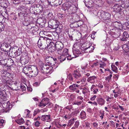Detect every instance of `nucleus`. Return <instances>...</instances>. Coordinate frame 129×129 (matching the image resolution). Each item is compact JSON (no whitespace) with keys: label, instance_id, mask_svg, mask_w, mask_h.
Wrapping results in <instances>:
<instances>
[{"label":"nucleus","instance_id":"f257e3e1","mask_svg":"<svg viewBox=\"0 0 129 129\" xmlns=\"http://www.w3.org/2000/svg\"><path fill=\"white\" fill-rule=\"evenodd\" d=\"M49 40L48 38L45 37H42L40 38L38 41V46L43 49H48L50 46L47 44V41Z\"/></svg>","mask_w":129,"mask_h":129},{"label":"nucleus","instance_id":"f03ea898","mask_svg":"<svg viewBox=\"0 0 129 129\" xmlns=\"http://www.w3.org/2000/svg\"><path fill=\"white\" fill-rule=\"evenodd\" d=\"M97 16L99 18L103 20H109L110 18V14L102 10L98 13Z\"/></svg>","mask_w":129,"mask_h":129},{"label":"nucleus","instance_id":"7ed1b4c3","mask_svg":"<svg viewBox=\"0 0 129 129\" xmlns=\"http://www.w3.org/2000/svg\"><path fill=\"white\" fill-rule=\"evenodd\" d=\"M40 68L42 73L45 74H47L50 72L52 67L48 65L43 64L40 66Z\"/></svg>","mask_w":129,"mask_h":129},{"label":"nucleus","instance_id":"20e7f679","mask_svg":"<svg viewBox=\"0 0 129 129\" xmlns=\"http://www.w3.org/2000/svg\"><path fill=\"white\" fill-rule=\"evenodd\" d=\"M1 104L6 112H8L12 107V105L9 102H5Z\"/></svg>","mask_w":129,"mask_h":129},{"label":"nucleus","instance_id":"39448f33","mask_svg":"<svg viewBox=\"0 0 129 129\" xmlns=\"http://www.w3.org/2000/svg\"><path fill=\"white\" fill-rule=\"evenodd\" d=\"M55 49L58 50V51L62 52V49L64 47V44L62 43L59 42H56L54 45Z\"/></svg>","mask_w":129,"mask_h":129},{"label":"nucleus","instance_id":"423d86ee","mask_svg":"<svg viewBox=\"0 0 129 129\" xmlns=\"http://www.w3.org/2000/svg\"><path fill=\"white\" fill-rule=\"evenodd\" d=\"M52 23L50 25L51 28L52 29H55L57 28L59 24V22L56 19L51 20V21Z\"/></svg>","mask_w":129,"mask_h":129},{"label":"nucleus","instance_id":"0eeeda50","mask_svg":"<svg viewBox=\"0 0 129 129\" xmlns=\"http://www.w3.org/2000/svg\"><path fill=\"white\" fill-rule=\"evenodd\" d=\"M64 49H62V52H58V54L61 55H60L58 59V61H60V62H62L64 60Z\"/></svg>","mask_w":129,"mask_h":129},{"label":"nucleus","instance_id":"6e6552de","mask_svg":"<svg viewBox=\"0 0 129 129\" xmlns=\"http://www.w3.org/2000/svg\"><path fill=\"white\" fill-rule=\"evenodd\" d=\"M49 100L48 98H44L41 101L39 106L40 107L45 106L49 103Z\"/></svg>","mask_w":129,"mask_h":129},{"label":"nucleus","instance_id":"1a4fd4ad","mask_svg":"<svg viewBox=\"0 0 129 129\" xmlns=\"http://www.w3.org/2000/svg\"><path fill=\"white\" fill-rule=\"evenodd\" d=\"M32 69L33 71L31 72L30 74V76L32 77H35L37 76L38 73V70L37 69V67H33Z\"/></svg>","mask_w":129,"mask_h":129},{"label":"nucleus","instance_id":"9d476101","mask_svg":"<svg viewBox=\"0 0 129 129\" xmlns=\"http://www.w3.org/2000/svg\"><path fill=\"white\" fill-rule=\"evenodd\" d=\"M96 77L92 76L89 77L87 79V81L91 83H94L96 81Z\"/></svg>","mask_w":129,"mask_h":129},{"label":"nucleus","instance_id":"9b49d317","mask_svg":"<svg viewBox=\"0 0 129 129\" xmlns=\"http://www.w3.org/2000/svg\"><path fill=\"white\" fill-rule=\"evenodd\" d=\"M120 7L117 4H114L113 7V11L116 12H119L121 10Z\"/></svg>","mask_w":129,"mask_h":129},{"label":"nucleus","instance_id":"f8f14e48","mask_svg":"<svg viewBox=\"0 0 129 129\" xmlns=\"http://www.w3.org/2000/svg\"><path fill=\"white\" fill-rule=\"evenodd\" d=\"M73 75L75 78L77 79H80L82 77L80 73V72L77 70L74 71Z\"/></svg>","mask_w":129,"mask_h":129},{"label":"nucleus","instance_id":"ddd939ff","mask_svg":"<svg viewBox=\"0 0 129 129\" xmlns=\"http://www.w3.org/2000/svg\"><path fill=\"white\" fill-rule=\"evenodd\" d=\"M113 26L117 29H121L122 27V25L120 21H116L114 22L113 24Z\"/></svg>","mask_w":129,"mask_h":129},{"label":"nucleus","instance_id":"4468645a","mask_svg":"<svg viewBox=\"0 0 129 129\" xmlns=\"http://www.w3.org/2000/svg\"><path fill=\"white\" fill-rule=\"evenodd\" d=\"M42 120L46 121V122H49L50 121V115H43L41 118Z\"/></svg>","mask_w":129,"mask_h":129},{"label":"nucleus","instance_id":"2eb2a0df","mask_svg":"<svg viewBox=\"0 0 129 129\" xmlns=\"http://www.w3.org/2000/svg\"><path fill=\"white\" fill-rule=\"evenodd\" d=\"M76 18H75V21L77 22V23L78 26L77 27H80L83 24V22L82 21H79V16L78 15H76L75 16Z\"/></svg>","mask_w":129,"mask_h":129},{"label":"nucleus","instance_id":"dca6fc26","mask_svg":"<svg viewBox=\"0 0 129 129\" xmlns=\"http://www.w3.org/2000/svg\"><path fill=\"white\" fill-rule=\"evenodd\" d=\"M117 30L114 32V34L115 35V38H117L120 36H121V34L123 33V31L121 30V29H117Z\"/></svg>","mask_w":129,"mask_h":129},{"label":"nucleus","instance_id":"f3484780","mask_svg":"<svg viewBox=\"0 0 129 129\" xmlns=\"http://www.w3.org/2000/svg\"><path fill=\"white\" fill-rule=\"evenodd\" d=\"M68 49L65 48V55H67V56L65 57V60L67 58L68 60H71L72 59L73 57H71V55H70L68 52Z\"/></svg>","mask_w":129,"mask_h":129},{"label":"nucleus","instance_id":"a211bd4d","mask_svg":"<svg viewBox=\"0 0 129 129\" xmlns=\"http://www.w3.org/2000/svg\"><path fill=\"white\" fill-rule=\"evenodd\" d=\"M36 11L38 14H40L42 12L43 10V8L42 6L39 5L36 7Z\"/></svg>","mask_w":129,"mask_h":129},{"label":"nucleus","instance_id":"6ab92c4d","mask_svg":"<svg viewBox=\"0 0 129 129\" xmlns=\"http://www.w3.org/2000/svg\"><path fill=\"white\" fill-rule=\"evenodd\" d=\"M71 2L70 1L65 0V11L68 10L71 6Z\"/></svg>","mask_w":129,"mask_h":129},{"label":"nucleus","instance_id":"aec40b11","mask_svg":"<svg viewBox=\"0 0 129 129\" xmlns=\"http://www.w3.org/2000/svg\"><path fill=\"white\" fill-rule=\"evenodd\" d=\"M79 117V118L82 119H85L86 118L85 112L83 110H82L80 114Z\"/></svg>","mask_w":129,"mask_h":129},{"label":"nucleus","instance_id":"412c9836","mask_svg":"<svg viewBox=\"0 0 129 129\" xmlns=\"http://www.w3.org/2000/svg\"><path fill=\"white\" fill-rule=\"evenodd\" d=\"M97 102L98 104L101 106L104 105L105 102V101L104 99L102 98H98Z\"/></svg>","mask_w":129,"mask_h":129},{"label":"nucleus","instance_id":"4be33fe9","mask_svg":"<svg viewBox=\"0 0 129 129\" xmlns=\"http://www.w3.org/2000/svg\"><path fill=\"white\" fill-rule=\"evenodd\" d=\"M53 60V58L52 57L47 56L45 58V61L46 63L51 64Z\"/></svg>","mask_w":129,"mask_h":129},{"label":"nucleus","instance_id":"5701e85b","mask_svg":"<svg viewBox=\"0 0 129 129\" xmlns=\"http://www.w3.org/2000/svg\"><path fill=\"white\" fill-rule=\"evenodd\" d=\"M93 2L92 1H91L89 2H88L87 3L86 2L85 3H84L85 4V6L87 7L89 9H90L91 7H92L93 6Z\"/></svg>","mask_w":129,"mask_h":129},{"label":"nucleus","instance_id":"b1692460","mask_svg":"<svg viewBox=\"0 0 129 129\" xmlns=\"http://www.w3.org/2000/svg\"><path fill=\"white\" fill-rule=\"evenodd\" d=\"M27 14V13H25L22 11L18 13V16L21 19H23V18L24 19L25 17L26 16Z\"/></svg>","mask_w":129,"mask_h":129},{"label":"nucleus","instance_id":"393cba45","mask_svg":"<svg viewBox=\"0 0 129 129\" xmlns=\"http://www.w3.org/2000/svg\"><path fill=\"white\" fill-rule=\"evenodd\" d=\"M20 60L21 63H24L25 64L27 63L29 61L28 58L26 56L25 58L23 57H21Z\"/></svg>","mask_w":129,"mask_h":129},{"label":"nucleus","instance_id":"a878e982","mask_svg":"<svg viewBox=\"0 0 129 129\" xmlns=\"http://www.w3.org/2000/svg\"><path fill=\"white\" fill-rule=\"evenodd\" d=\"M7 60L4 59H0V65H2V67H5L6 64H7Z\"/></svg>","mask_w":129,"mask_h":129},{"label":"nucleus","instance_id":"bb28decb","mask_svg":"<svg viewBox=\"0 0 129 129\" xmlns=\"http://www.w3.org/2000/svg\"><path fill=\"white\" fill-rule=\"evenodd\" d=\"M11 53L13 57H15L17 56H19L20 55L19 53L17 51H15L14 50L12 51Z\"/></svg>","mask_w":129,"mask_h":129},{"label":"nucleus","instance_id":"cd10ccee","mask_svg":"<svg viewBox=\"0 0 129 129\" xmlns=\"http://www.w3.org/2000/svg\"><path fill=\"white\" fill-rule=\"evenodd\" d=\"M120 6L123 9L127 8L129 6V3H127L121 2Z\"/></svg>","mask_w":129,"mask_h":129},{"label":"nucleus","instance_id":"c85d7f7f","mask_svg":"<svg viewBox=\"0 0 129 129\" xmlns=\"http://www.w3.org/2000/svg\"><path fill=\"white\" fill-rule=\"evenodd\" d=\"M7 63L8 64V66L9 67H10L13 65L14 64V61L11 58L8 59V61H7Z\"/></svg>","mask_w":129,"mask_h":129},{"label":"nucleus","instance_id":"c756f323","mask_svg":"<svg viewBox=\"0 0 129 129\" xmlns=\"http://www.w3.org/2000/svg\"><path fill=\"white\" fill-rule=\"evenodd\" d=\"M67 95H66L67 98L69 100H71L73 98V95L72 94L69 93H67Z\"/></svg>","mask_w":129,"mask_h":129},{"label":"nucleus","instance_id":"7c9ffc66","mask_svg":"<svg viewBox=\"0 0 129 129\" xmlns=\"http://www.w3.org/2000/svg\"><path fill=\"white\" fill-rule=\"evenodd\" d=\"M16 121L17 123L20 125L22 124L24 122V119L22 118H21L20 119L17 120H16Z\"/></svg>","mask_w":129,"mask_h":129},{"label":"nucleus","instance_id":"2f4dec72","mask_svg":"<svg viewBox=\"0 0 129 129\" xmlns=\"http://www.w3.org/2000/svg\"><path fill=\"white\" fill-rule=\"evenodd\" d=\"M2 47H5L6 48H9V49L11 47L10 45L9 44H7L6 43H3L2 44H1Z\"/></svg>","mask_w":129,"mask_h":129},{"label":"nucleus","instance_id":"473e14b6","mask_svg":"<svg viewBox=\"0 0 129 129\" xmlns=\"http://www.w3.org/2000/svg\"><path fill=\"white\" fill-rule=\"evenodd\" d=\"M49 46H50L48 48H47V49H46V50H47L48 49V51H49L51 52H53L55 50V47H51V46L50 47V45H49Z\"/></svg>","mask_w":129,"mask_h":129},{"label":"nucleus","instance_id":"72a5a7b5","mask_svg":"<svg viewBox=\"0 0 129 129\" xmlns=\"http://www.w3.org/2000/svg\"><path fill=\"white\" fill-rule=\"evenodd\" d=\"M75 119L74 118H73V119H71L69 121L68 124L67 125V126H71L72 124H73L75 122L74 120Z\"/></svg>","mask_w":129,"mask_h":129},{"label":"nucleus","instance_id":"f704fd0d","mask_svg":"<svg viewBox=\"0 0 129 129\" xmlns=\"http://www.w3.org/2000/svg\"><path fill=\"white\" fill-rule=\"evenodd\" d=\"M53 3L54 5L55 6H58L60 5L61 4V2L59 1V0H55L53 2H52Z\"/></svg>","mask_w":129,"mask_h":129},{"label":"nucleus","instance_id":"c9c22d12","mask_svg":"<svg viewBox=\"0 0 129 129\" xmlns=\"http://www.w3.org/2000/svg\"><path fill=\"white\" fill-rule=\"evenodd\" d=\"M69 89L73 91L75 90L76 89V88L75 87V84H74L72 85L69 86Z\"/></svg>","mask_w":129,"mask_h":129},{"label":"nucleus","instance_id":"e433bc0d","mask_svg":"<svg viewBox=\"0 0 129 129\" xmlns=\"http://www.w3.org/2000/svg\"><path fill=\"white\" fill-rule=\"evenodd\" d=\"M94 48L93 46H90L87 47H86L85 48V50L86 51L87 49H90L91 50H89V52H92V51L94 49Z\"/></svg>","mask_w":129,"mask_h":129},{"label":"nucleus","instance_id":"4c0bfd02","mask_svg":"<svg viewBox=\"0 0 129 129\" xmlns=\"http://www.w3.org/2000/svg\"><path fill=\"white\" fill-rule=\"evenodd\" d=\"M111 69L112 70L116 73L117 72V68L114 64H112L111 65Z\"/></svg>","mask_w":129,"mask_h":129},{"label":"nucleus","instance_id":"58836bf2","mask_svg":"<svg viewBox=\"0 0 129 129\" xmlns=\"http://www.w3.org/2000/svg\"><path fill=\"white\" fill-rule=\"evenodd\" d=\"M36 66H30V65L29 67H28V70L27 71H29V74H30L31 72L33 71V67H36Z\"/></svg>","mask_w":129,"mask_h":129},{"label":"nucleus","instance_id":"ea45409f","mask_svg":"<svg viewBox=\"0 0 129 129\" xmlns=\"http://www.w3.org/2000/svg\"><path fill=\"white\" fill-rule=\"evenodd\" d=\"M101 61V63H100V67L101 68H103L104 67L106 66V64H107V63H106V62H104V61Z\"/></svg>","mask_w":129,"mask_h":129},{"label":"nucleus","instance_id":"a19ab883","mask_svg":"<svg viewBox=\"0 0 129 129\" xmlns=\"http://www.w3.org/2000/svg\"><path fill=\"white\" fill-rule=\"evenodd\" d=\"M123 36L126 38H128L129 37V35L126 31H124L123 34Z\"/></svg>","mask_w":129,"mask_h":129},{"label":"nucleus","instance_id":"79ce46f5","mask_svg":"<svg viewBox=\"0 0 129 129\" xmlns=\"http://www.w3.org/2000/svg\"><path fill=\"white\" fill-rule=\"evenodd\" d=\"M83 102V101H77V102H75L73 103V104L74 105H76L78 106L80 105Z\"/></svg>","mask_w":129,"mask_h":129},{"label":"nucleus","instance_id":"37998d69","mask_svg":"<svg viewBox=\"0 0 129 129\" xmlns=\"http://www.w3.org/2000/svg\"><path fill=\"white\" fill-rule=\"evenodd\" d=\"M5 121L3 119H0V126H3L5 125Z\"/></svg>","mask_w":129,"mask_h":129},{"label":"nucleus","instance_id":"c03bdc74","mask_svg":"<svg viewBox=\"0 0 129 129\" xmlns=\"http://www.w3.org/2000/svg\"><path fill=\"white\" fill-rule=\"evenodd\" d=\"M72 108V107L71 105L67 106L66 107V108H65V112L66 111H67V109L69 111H70Z\"/></svg>","mask_w":129,"mask_h":129},{"label":"nucleus","instance_id":"a18cd8bd","mask_svg":"<svg viewBox=\"0 0 129 129\" xmlns=\"http://www.w3.org/2000/svg\"><path fill=\"white\" fill-rule=\"evenodd\" d=\"M40 111L39 109H36L34 111L33 116H35L37 114L40 112Z\"/></svg>","mask_w":129,"mask_h":129},{"label":"nucleus","instance_id":"49530a36","mask_svg":"<svg viewBox=\"0 0 129 129\" xmlns=\"http://www.w3.org/2000/svg\"><path fill=\"white\" fill-rule=\"evenodd\" d=\"M35 7H31L30 8V12L32 13H35V12H34V10H35Z\"/></svg>","mask_w":129,"mask_h":129},{"label":"nucleus","instance_id":"de8ad7c7","mask_svg":"<svg viewBox=\"0 0 129 129\" xmlns=\"http://www.w3.org/2000/svg\"><path fill=\"white\" fill-rule=\"evenodd\" d=\"M115 89H116V92L118 94H120V93L121 92V90L120 89H119L118 86L116 87L115 88Z\"/></svg>","mask_w":129,"mask_h":129},{"label":"nucleus","instance_id":"09e8293b","mask_svg":"<svg viewBox=\"0 0 129 129\" xmlns=\"http://www.w3.org/2000/svg\"><path fill=\"white\" fill-rule=\"evenodd\" d=\"M6 76H7L9 78H11L12 77L13 75L10 73H7L6 74Z\"/></svg>","mask_w":129,"mask_h":129},{"label":"nucleus","instance_id":"8fccbe9b","mask_svg":"<svg viewBox=\"0 0 129 129\" xmlns=\"http://www.w3.org/2000/svg\"><path fill=\"white\" fill-rule=\"evenodd\" d=\"M0 30H3L4 28V26L3 24L1 23H0Z\"/></svg>","mask_w":129,"mask_h":129},{"label":"nucleus","instance_id":"3c124183","mask_svg":"<svg viewBox=\"0 0 129 129\" xmlns=\"http://www.w3.org/2000/svg\"><path fill=\"white\" fill-rule=\"evenodd\" d=\"M83 97L81 96H79L77 97V101H83Z\"/></svg>","mask_w":129,"mask_h":129},{"label":"nucleus","instance_id":"603ef678","mask_svg":"<svg viewBox=\"0 0 129 129\" xmlns=\"http://www.w3.org/2000/svg\"><path fill=\"white\" fill-rule=\"evenodd\" d=\"M1 49L2 50L4 51V52H5V53L6 54H8V51H9L10 50V48L9 49L7 50L6 49H5V50H4V49L3 48H3H2Z\"/></svg>","mask_w":129,"mask_h":129},{"label":"nucleus","instance_id":"864d4df0","mask_svg":"<svg viewBox=\"0 0 129 129\" xmlns=\"http://www.w3.org/2000/svg\"><path fill=\"white\" fill-rule=\"evenodd\" d=\"M58 16L59 19H63L64 17V14H59Z\"/></svg>","mask_w":129,"mask_h":129},{"label":"nucleus","instance_id":"5fc2aeb1","mask_svg":"<svg viewBox=\"0 0 129 129\" xmlns=\"http://www.w3.org/2000/svg\"><path fill=\"white\" fill-rule=\"evenodd\" d=\"M79 122L78 121H76L75 124V127L76 128H77L79 125Z\"/></svg>","mask_w":129,"mask_h":129},{"label":"nucleus","instance_id":"6e6d98bb","mask_svg":"<svg viewBox=\"0 0 129 129\" xmlns=\"http://www.w3.org/2000/svg\"><path fill=\"white\" fill-rule=\"evenodd\" d=\"M1 6L2 8L6 9L7 6V4L6 3H4Z\"/></svg>","mask_w":129,"mask_h":129},{"label":"nucleus","instance_id":"4d7b16f0","mask_svg":"<svg viewBox=\"0 0 129 129\" xmlns=\"http://www.w3.org/2000/svg\"><path fill=\"white\" fill-rule=\"evenodd\" d=\"M106 98L107 99H106V101L107 102H110V99H113L112 98V97H110V96H106Z\"/></svg>","mask_w":129,"mask_h":129},{"label":"nucleus","instance_id":"13d9d810","mask_svg":"<svg viewBox=\"0 0 129 129\" xmlns=\"http://www.w3.org/2000/svg\"><path fill=\"white\" fill-rule=\"evenodd\" d=\"M106 80L108 81V82H109L111 81V78L109 76H107L106 77Z\"/></svg>","mask_w":129,"mask_h":129},{"label":"nucleus","instance_id":"bf43d9fd","mask_svg":"<svg viewBox=\"0 0 129 129\" xmlns=\"http://www.w3.org/2000/svg\"><path fill=\"white\" fill-rule=\"evenodd\" d=\"M67 78H68L70 80H72L73 79V78L72 77L71 75L69 74L67 76Z\"/></svg>","mask_w":129,"mask_h":129},{"label":"nucleus","instance_id":"052dcab7","mask_svg":"<svg viewBox=\"0 0 129 129\" xmlns=\"http://www.w3.org/2000/svg\"><path fill=\"white\" fill-rule=\"evenodd\" d=\"M99 63L98 62H94L92 66L93 67H94L99 65Z\"/></svg>","mask_w":129,"mask_h":129},{"label":"nucleus","instance_id":"680f3d73","mask_svg":"<svg viewBox=\"0 0 129 129\" xmlns=\"http://www.w3.org/2000/svg\"><path fill=\"white\" fill-rule=\"evenodd\" d=\"M40 124V123L38 121H36L35 124V125L36 126H39V125Z\"/></svg>","mask_w":129,"mask_h":129},{"label":"nucleus","instance_id":"e2e57ef3","mask_svg":"<svg viewBox=\"0 0 129 129\" xmlns=\"http://www.w3.org/2000/svg\"><path fill=\"white\" fill-rule=\"evenodd\" d=\"M88 103L89 104H92L95 106H96L97 105V103L96 102H92L91 101H88Z\"/></svg>","mask_w":129,"mask_h":129},{"label":"nucleus","instance_id":"0e129e2a","mask_svg":"<svg viewBox=\"0 0 129 129\" xmlns=\"http://www.w3.org/2000/svg\"><path fill=\"white\" fill-rule=\"evenodd\" d=\"M20 87L23 91L25 90H26V87L23 85H21Z\"/></svg>","mask_w":129,"mask_h":129},{"label":"nucleus","instance_id":"69168bd1","mask_svg":"<svg viewBox=\"0 0 129 129\" xmlns=\"http://www.w3.org/2000/svg\"><path fill=\"white\" fill-rule=\"evenodd\" d=\"M93 91L94 94L97 93V92L98 91V89L97 88H94L93 89Z\"/></svg>","mask_w":129,"mask_h":129},{"label":"nucleus","instance_id":"338daca9","mask_svg":"<svg viewBox=\"0 0 129 129\" xmlns=\"http://www.w3.org/2000/svg\"><path fill=\"white\" fill-rule=\"evenodd\" d=\"M121 2L125 3H129V0H122L121 1Z\"/></svg>","mask_w":129,"mask_h":129},{"label":"nucleus","instance_id":"774afa93","mask_svg":"<svg viewBox=\"0 0 129 129\" xmlns=\"http://www.w3.org/2000/svg\"><path fill=\"white\" fill-rule=\"evenodd\" d=\"M75 53L77 54H80L81 53V52L78 49H76L75 50Z\"/></svg>","mask_w":129,"mask_h":129}]
</instances>
